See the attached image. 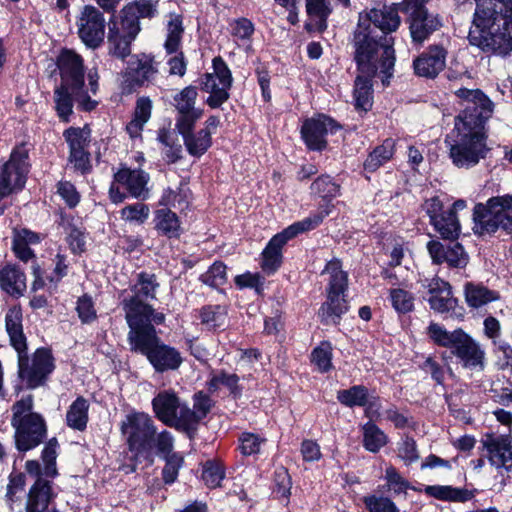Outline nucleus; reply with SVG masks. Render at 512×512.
<instances>
[{
  "label": "nucleus",
  "mask_w": 512,
  "mask_h": 512,
  "mask_svg": "<svg viewBox=\"0 0 512 512\" xmlns=\"http://www.w3.org/2000/svg\"><path fill=\"white\" fill-rule=\"evenodd\" d=\"M453 93L461 110L445 142L452 163L458 168H470L488 151L485 123L492 116L493 103L480 89L458 87Z\"/></svg>",
  "instance_id": "1"
},
{
  "label": "nucleus",
  "mask_w": 512,
  "mask_h": 512,
  "mask_svg": "<svg viewBox=\"0 0 512 512\" xmlns=\"http://www.w3.org/2000/svg\"><path fill=\"white\" fill-rule=\"evenodd\" d=\"M400 22L394 6L382 5L359 13L354 47L355 60L362 71H375L371 62L373 55L381 57L384 71L394 67L393 38L388 34L395 32Z\"/></svg>",
  "instance_id": "2"
},
{
  "label": "nucleus",
  "mask_w": 512,
  "mask_h": 512,
  "mask_svg": "<svg viewBox=\"0 0 512 512\" xmlns=\"http://www.w3.org/2000/svg\"><path fill=\"white\" fill-rule=\"evenodd\" d=\"M471 45L484 52L505 56L512 51V0H476Z\"/></svg>",
  "instance_id": "3"
},
{
  "label": "nucleus",
  "mask_w": 512,
  "mask_h": 512,
  "mask_svg": "<svg viewBox=\"0 0 512 512\" xmlns=\"http://www.w3.org/2000/svg\"><path fill=\"white\" fill-rule=\"evenodd\" d=\"M23 314L20 306H12L5 315V330L9 343L17 353L18 377L28 389L44 386L55 369V359L50 349L41 347L28 355L27 338L23 331Z\"/></svg>",
  "instance_id": "4"
},
{
  "label": "nucleus",
  "mask_w": 512,
  "mask_h": 512,
  "mask_svg": "<svg viewBox=\"0 0 512 512\" xmlns=\"http://www.w3.org/2000/svg\"><path fill=\"white\" fill-rule=\"evenodd\" d=\"M56 64L60 74L59 85L71 88L85 109H95L98 102L92 99V96L96 95L99 88L97 71L89 70L87 74L88 84L85 85L83 58L70 49H63L60 52Z\"/></svg>",
  "instance_id": "5"
},
{
  "label": "nucleus",
  "mask_w": 512,
  "mask_h": 512,
  "mask_svg": "<svg viewBox=\"0 0 512 512\" xmlns=\"http://www.w3.org/2000/svg\"><path fill=\"white\" fill-rule=\"evenodd\" d=\"M128 342L131 350L146 356L156 372L163 373L176 370L183 362L180 352L164 344L157 336L153 325H144L137 329H130Z\"/></svg>",
  "instance_id": "6"
},
{
  "label": "nucleus",
  "mask_w": 512,
  "mask_h": 512,
  "mask_svg": "<svg viewBox=\"0 0 512 512\" xmlns=\"http://www.w3.org/2000/svg\"><path fill=\"white\" fill-rule=\"evenodd\" d=\"M34 397L23 396L11 406V426L14 429L15 446L18 451L26 452L42 443L47 434L44 417L33 411Z\"/></svg>",
  "instance_id": "7"
},
{
  "label": "nucleus",
  "mask_w": 512,
  "mask_h": 512,
  "mask_svg": "<svg viewBox=\"0 0 512 512\" xmlns=\"http://www.w3.org/2000/svg\"><path fill=\"white\" fill-rule=\"evenodd\" d=\"M120 431L133 455V469L141 462H145L147 466L152 465L155 439L159 434L152 418L143 412H131L122 420Z\"/></svg>",
  "instance_id": "8"
},
{
  "label": "nucleus",
  "mask_w": 512,
  "mask_h": 512,
  "mask_svg": "<svg viewBox=\"0 0 512 512\" xmlns=\"http://www.w3.org/2000/svg\"><path fill=\"white\" fill-rule=\"evenodd\" d=\"M157 287L154 275L140 273L138 281L131 287L130 293L122 292L121 303L130 329L148 325L146 322L150 319L152 307L146 301L155 298Z\"/></svg>",
  "instance_id": "9"
},
{
  "label": "nucleus",
  "mask_w": 512,
  "mask_h": 512,
  "mask_svg": "<svg viewBox=\"0 0 512 512\" xmlns=\"http://www.w3.org/2000/svg\"><path fill=\"white\" fill-rule=\"evenodd\" d=\"M332 207L331 204H327L316 214L293 223L282 232L273 236L262 252L261 267L263 271L267 274H273L281 265L283 246L298 234L317 227L331 213Z\"/></svg>",
  "instance_id": "10"
},
{
  "label": "nucleus",
  "mask_w": 512,
  "mask_h": 512,
  "mask_svg": "<svg viewBox=\"0 0 512 512\" xmlns=\"http://www.w3.org/2000/svg\"><path fill=\"white\" fill-rule=\"evenodd\" d=\"M323 273L329 275L327 300L320 307L318 315L325 324H337L341 316L348 310L345 298L348 288V275L342 270L341 262L337 259L329 261Z\"/></svg>",
  "instance_id": "11"
},
{
  "label": "nucleus",
  "mask_w": 512,
  "mask_h": 512,
  "mask_svg": "<svg viewBox=\"0 0 512 512\" xmlns=\"http://www.w3.org/2000/svg\"><path fill=\"white\" fill-rule=\"evenodd\" d=\"M473 220V230L476 234H491L500 227L510 234L512 232V196L493 197L486 204H477L474 207Z\"/></svg>",
  "instance_id": "12"
},
{
  "label": "nucleus",
  "mask_w": 512,
  "mask_h": 512,
  "mask_svg": "<svg viewBox=\"0 0 512 512\" xmlns=\"http://www.w3.org/2000/svg\"><path fill=\"white\" fill-rule=\"evenodd\" d=\"M149 174L141 169H130L123 167L114 174V181L109 189V196L113 203H122L127 195L121 191L125 189L127 193L136 199L146 200L149 198Z\"/></svg>",
  "instance_id": "13"
},
{
  "label": "nucleus",
  "mask_w": 512,
  "mask_h": 512,
  "mask_svg": "<svg viewBox=\"0 0 512 512\" xmlns=\"http://www.w3.org/2000/svg\"><path fill=\"white\" fill-rule=\"evenodd\" d=\"M141 30L140 21H135L127 15L119 13L108 22L107 42L109 53L124 59L131 53V44Z\"/></svg>",
  "instance_id": "14"
},
{
  "label": "nucleus",
  "mask_w": 512,
  "mask_h": 512,
  "mask_svg": "<svg viewBox=\"0 0 512 512\" xmlns=\"http://www.w3.org/2000/svg\"><path fill=\"white\" fill-rule=\"evenodd\" d=\"M213 72L203 75L200 81L201 89L208 93L206 103L209 107L219 108L229 99L232 86V74L221 57H215L212 62Z\"/></svg>",
  "instance_id": "15"
},
{
  "label": "nucleus",
  "mask_w": 512,
  "mask_h": 512,
  "mask_svg": "<svg viewBox=\"0 0 512 512\" xmlns=\"http://www.w3.org/2000/svg\"><path fill=\"white\" fill-rule=\"evenodd\" d=\"M425 2V0H404L402 3V10L409 16L412 40L417 43H423L442 25L438 15L428 12Z\"/></svg>",
  "instance_id": "16"
},
{
  "label": "nucleus",
  "mask_w": 512,
  "mask_h": 512,
  "mask_svg": "<svg viewBox=\"0 0 512 512\" xmlns=\"http://www.w3.org/2000/svg\"><path fill=\"white\" fill-rule=\"evenodd\" d=\"M29 171L28 153L24 147H18L11 153L10 159L0 170V197L4 198L21 190Z\"/></svg>",
  "instance_id": "17"
},
{
  "label": "nucleus",
  "mask_w": 512,
  "mask_h": 512,
  "mask_svg": "<svg viewBox=\"0 0 512 512\" xmlns=\"http://www.w3.org/2000/svg\"><path fill=\"white\" fill-rule=\"evenodd\" d=\"M481 443L486 457L501 475L512 477V439L509 434L485 433Z\"/></svg>",
  "instance_id": "18"
},
{
  "label": "nucleus",
  "mask_w": 512,
  "mask_h": 512,
  "mask_svg": "<svg viewBox=\"0 0 512 512\" xmlns=\"http://www.w3.org/2000/svg\"><path fill=\"white\" fill-rule=\"evenodd\" d=\"M79 38L89 48L96 49L104 41L106 20L103 13L92 5H85L77 19Z\"/></svg>",
  "instance_id": "19"
},
{
  "label": "nucleus",
  "mask_w": 512,
  "mask_h": 512,
  "mask_svg": "<svg viewBox=\"0 0 512 512\" xmlns=\"http://www.w3.org/2000/svg\"><path fill=\"white\" fill-rule=\"evenodd\" d=\"M371 62L375 66V71L372 73L362 71L357 64L359 75L355 79L354 85V105L357 110L367 112L371 109L373 104V90L371 79L379 72L383 74L382 82L384 85L389 83V78L392 76L393 67L384 71L382 67V59L379 56L373 55Z\"/></svg>",
  "instance_id": "20"
},
{
  "label": "nucleus",
  "mask_w": 512,
  "mask_h": 512,
  "mask_svg": "<svg viewBox=\"0 0 512 512\" xmlns=\"http://www.w3.org/2000/svg\"><path fill=\"white\" fill-rule=\"evenodd\" d=\"M152 406L156 417L161 422L185 430V423L181 417L186 402L182 401L173 390L160 391L153 398Z\"/></svg>",
  "instance_id": "21"
},
{
  "label": "nucleus",
  "mask_w": 512,
  "mask_h": 512,
  "mask_svg": "<svg viewBox=\"0 0 512 512\" xmlns=\"http://www.w3.org/2000/svg\"><path fill=\"white\" fill-rule=\"evenodd\" d=\"M174 441V436L167 430L159 432L158 437L155 439L154 454L165 460L162 477L166 484H172L176 481L179 470L184 464L183 455L179 452H173Z\"/></svg>",
  "instance_id": "22"
},
{
  "label": "nucleus",
  "mask_w": 512,
  "mask_h": 512,
  "mask_svg": "<svg viewBox=\"0 0 512 512\" xmlns=\"http://www.w3.org/2000/svg\"><path fill=\"white\" fill-rule=\"evenodd\" d=\"M338 128V125L330 117L318 115L305 120L301 128V135L309 149L321 151L327 146L326 135L329 132H335Z\"/></svg>",
  "instance_id": "23"
},
{
  "label": "nucleus",
  "mask_w": 512,
  "mask_h": 512,
  "mask_svg": "<svg viewBox=\"0 0 512 512\" xmlns=\"http://www.w3.org/2000/svg\"><path fill=\"white\" fill-rule=\"evenodd\" d=\"M421 286L427 291L425 298L434 311L445 313L456 306L457 300L452 296L448 282L438 277L424 278Z\"/></svg>",
  "instance_id": "24"
},
{
  "label": "nucleus",
  "mask_w": 512,
  "mask_h": 512,
  "mask_svg": "<svg viewBox=\"0 0 512 512\" xmlns=\"http://www.w3.org/2000/svg\"><path fill=\"white\" fill-rule=\"evenodd\" d=\"M158 67L151 55L139 54L131 58L125 73V82L131 89L154 83Z\"/></svg>",
  "instance_id": "25"
},
{
  "label": "nucleus",
  "mask_w": 512,
  "mask_h": 512,
  "mask_svg": "<svg viewBox=\"0 0 512 512\" xmlns=\"http://www.w3.org/2000/svg\"><path fill=\"white\" fill-rule=\"evenodd\" d=\"M447 50L439 45H431L413 61L416 75L434 79L446 66Z\"/></svg>",
  "instance_id": "26"
},
{
  "label": "nucleus",
  "mask_w": 512,
  "mask_h": 512,
  "mask_svg": "<svg viewBox=\"0 0 512 512\" xmlns=\"http://www.w3.org/2000/svg\"><path fill=\"white\" fill-rule=\"evenodd\" d=\"M428 252L436 264L447 263L451 268H465L469 261V256L459 243L444 246L439 241H429L427 244Z\"/></svg>",
  "instance_id": "27"
},
{
  "label": "nucleus",
  "mask_w": 512,
  "mask_h": 512,
  "mask_svg": "<svg viewBox=\"0 0 512 512\" xmlns=\"http://www.w3.org/2000/svg\"><path fill=\"white\" fill-rule=\"evenodd\" d=\"M54 497L52 483L45 478L36 479L27 495L26 512H57Z\"/></svg>",
  "instance_id": "28"
},
{
  "label": "nucleus",
  "mask_w": 512,
  "mask_h": 512,
  "mask_svg": "<svg viewBox=\"0 0 512 512\" xmlns=\"http://www.w3.org/2000/svg\"><path fill=\"white\" fill-rule=\"evenodd\" d=\"M451 352L462 362L464 367L483 369L485 352L479 343L466 332H462Z\"/></svg>",
  "instance_id": "29"
},
{
  "label": "nucleus",
  "mask_w": 512,
  "mask_h": 512,
  "mask_svg": "<svg viewBox=\"0 0 512 512\" xmlns=\"http://www.w3.org/2000/svg\"><path fill=\"white\" fill-rule=\"evenodd\" d=\"M466 201L459 199L455 201L452 208L443 212L431 224L435 230L445 239L457 238L460 234V223L456 216V212L466 208Z\"/></svg>",
  "instance_id": "30"
},
{
  "label": "nucleus",
  "mask_w": 512,
  "mask_h": 512,
  "mask_svg": "<svg viewBox=\"0 0 512 512\" xmlns=\"http://www.w3.org/2000/svg\"><path fill=\"white\" fill-rule=\"evenodd\" d=\"M26 276L14 264H5L0 268V288L12 297H20L26 291Z\"/></svg>",
  "instance_id": "31"
},
{
  "label": "nucleus",
  "mask_w": 512,
  "mask_h": 512,
  "mask_svg": "<svg viewBox=\"0 0 512 512\" xmlns=\"http://www.w3.org/2000/svg\"><path fill=\"white\" fill-rule=\"evenodd\" d=\"M309 21L305 27L309 32L322 33L327 28V19L332 13L330 0H306Z\"/></svg>",
  "instance_id": "32"
},
{
  "label": "nucleus",
  "mask_w": 512,
  "mask_h": 512,
  "mask_svg": "<svg viewBox=\"0 0 512 512\" xmlns=\"http://www.w3.org/2000/svg\"><path fill=\"white\" fill-rule=\"evenodd\" d=\"M193 409L188 404L183 407L182 421L185 423V431L189 432L194 430L197 424L206 417L212 407L210 397L203 392H198L194 395Z\"/></svg>",
  "instance_id": "33"
},
{
  "label": "nucleus",
  "mask_w": 512,
  "mask_h": 512,
  "mask_svg": "<svg viewBox=\"0 0 512 512\" xmlns=\"http://www.w3.org/2000/svg\"><path fill=\"white\" fill-rule=\"evenodd\" d=\"M54 108L58 118L62 122H69L70 116L73 114V103L76 102L79 109L83 111H92L93 109H85L77 99V95L71 88L58 85L53 93Z\"/></svg>",
  "instance_id": "34"
},
{
  "label": "nucleus",
  "mask_w": 512,
  "mask_h": 512,
  "mask_svg": "<svg viewBox=\"0 0 512 512\" xmlns=\"http://www.w3.org/2000/svg\"><path fill=\"white\" fill-rule=\"evenodd\" d=\"M163 47L167 55L181 49L184 34L183 17L177 13H169L165 25Z\"/></svg>",
  "instance_id": "35"
},
{
  "label": "nucleus",
  "mask_w": 512,
  "mask_h": 512,
  "mask_svg": "<svg viewBox=\"0 0 512 512\" xmlns=\"http://www.w3.org/2000/svg\"><path fill=\"white\" fill-rule=\"evenodd\" d=\"M465 300L472 308H480L499 299L496 291L490 290L482 284L468 282L464 288Z\"/></svg>",
  "instance_id": "36"
},
{
  "label": "nucleus",
  "mask_w": 512,
  "mask_h": 512,
  "mask_svg": "<svg viewBox=\"0 0 512 512\" xmlns=\"http://www.w3.org/2000/svg\"><path fill=\"white\" fill-rule=\"evenodd\" d=\"M89 402L82 396L77 397L66 412V424L69 428L84 431L88 423Z\"/></svg>",
  "instance_id": "37"
},
{
  "label": "nucleus",
  "mask_w": 512,
  "mask_h": 512,
  "mask_svg": "<svg viewBox=\"0 0 512 512\" xmlns=\"http://www.w3.org/2000/svg\"><path fill=\"white\" fill-rule=\"evenodd\" d=\"M155 229L162 235L173 238L181 232L180 221L176 213L168 208L158 209L154 216Z\"/></svg>",
  "instance_id": "38"
},
{
  "label": "nucleus",
  "mask_w": 512,
  "mask_h": 512,
  "mask_svg": "<svg viewBox=\"0 0 512 512\" xmlns=\"http://www.w3.org/2000/svg\"><path fill=\"white\" fill-rule=\"evenodd\" d=\"M120 12L135 21H139L141 18H152L157 13V1L132 0L127 3Z\"/></svg>",
  "instance_id": "39"
},
{
  "label": "nucleus",
  "mask_w": 512,
  "mask_h": 512,
  "mask_svg": "<svg viewBox=\"0 0 512 512\" xmlns=\"http://www.w3.org/2000/svg\"><path fill=\"white\" fill-rule=\"evenodd\" d=\"M183 140L188 153L195 157L203 155L212 144L211 132L208 130L190 132L183 135Z\"/></svg>",
  "instance_id": "40"
},
{
  "label": "nucleus",
  "mask_w": 512,
  "mask_h": 512,
  "mask_svg": "<svg viewBox=\"0 0 512 512\" xmlns=\"http://www.w3.org/2000/svg\"><path fill=\"white\" fill-rule=\"evenodd\" d=\"M394 140L386 139L380 146L376 147L364 162L367 171L373 172L386 163L394 154Z\"/></svg>",
  "instance_id": "41"
},
{
  "label": "nucleus",
  "mask_w": 512,
  "mask_h": 512,
  "mask_svg": "<svg viewBox=\"0 0 512 512\" xmlns=\"http://www.w3.org/2000/svg\"><path fill=\"white\" fill-rule=\"evenodd\" d=\"M425 494L439 500L445 501H467L470 494L467 490L453 488L451 486L428 485L424 488Z\"/></svg>",
  "instance_id": "42"
},
{
  "label": "nucleus",
  "mask_w": 512,
  "mask_h": 512,
  "mask_svg": "<svg viewBox=\"0 0 512 512\" xmlns=\"http://www.w3.org/2000/svg\"><path fill=\"white\" fill-rule=\"evenodd\" d=\"M427 331L429 337L435 344L451 350L463 332L462 329H455L450 332L437 323H431L428 326Z\"/></svg>",
  "instance_id": "43"
},
{
  "label": "nucleus",
  "mask_w": 512,
  "mask_h": 512,
  "mask_svg": "<svg viewBox=\"0 0 512 512\" xmlns=\"http://www.w3.org/2000/svg\"><path fill=\"white\" fill-rule=\"evenodd\" d=\"M387 440V435L373 422L363 426V446L369 452H378L386 445Z\"/></svg>",
  "instance_id": "44"
},
{
  "label": "nucleus",
  "mask_w": 512,
  "mask_h": 512,
  "mask_svg": "<svg viewBox=\"0 0 512 512\" xmlns=\"http://www.w3.org/2000/svg\"><path fill=\"white\" fill-rule=\"evenodd\" d=\"M368 389L363 385H355L337 392V400L347 407H363L368 403Z\"/></svg>",
  "instance_id": "45"
},
{
  "label": "nucleus",
  "mask_w": 512,
  "mask_h": 512,
  "mask_svg": "<svg viewBox=\"0 0 512 512\" xmlns=\"http://www.w3.org/2000/svg\"><path fill=\"white\" fill-rule=\"evenodd\" d=\"M227 308L222 305H208L201 309L200 318L202 324L209 329L223 327L227 321Z\"/></svg>",
  "instance_id": "46"
},
{
  "label": "nucleus",
  "mask_w": 512,
  "mask_h": 512,
  "mask_svg": "<svg viewBox=\"0 0 512 512\" xmlns=\"http://www.w3.org/2000/svg\"><path fill=\"white\" fill-rule=\"evenodd\" d=\"M64 138L70 152L87 149L90 142V130L87 128L70 127L64 131Z\"/></svg>",
  "instance_id": "47"
},
{
  "label": "nucleus",
  "mask_w": 512,
  "mask_h": 512,
  "mask_svg": "<svg viewBox=\"0 0 512 512\" xmlns=\"http://www.w3.org/2000/svg\"><path fill=\"white\" fill-rule=\"evenodd\" d=\"M120 215L126 222L142 225L149 218L150 209L146 204L135 203L123 207Z\"/></svg>",
  "instance_id": "48"
},
{
  "label": "nucleus",
  "mask_w": 512,
  "mask_h": 512,
  "mask_svg": "<svg viewBox=\"0 0 512 512\" xmlns=\"http://www.w3.org/2000/svg\"><path fill=\"white\" fill-rule=\"evenodd\" d=\"M200 280L213 288L224 285L227 281L226 266L222 262H215L200 276Z\"/></svg>",
  "instance_id": "49"
},
{
  "label": "nucleus",
  "mask_w": 512,
  "mask_h": 512,
  "mask_svg": "<svg viewBox=\"0 0 512 512\" xmlns=\"http://www.w3.org/2000/svg\"><path fill=\"white\" fill-rule=\"evenodd\" d=\"M311 360L320 372L329 371L332 367L331 344L327 341L321 342V344L312 351Z\"/></svg>",
  "instance_id": "50"
},
{
  "label": "nucleus",
  "mask_w": 512,
  "mask_h": 512,
  "mask_svg": "<svg viewBox=\"0 0 512 512\" xmlns=\"http://www.w3.org/2000/svg\"><path fill=\"white\" fill-rule=\"evenodd\" d=\"M390 301L392 307L398 313H408L414 307V296L412 293L401 288L391 289Z\"/></svg>",
  "instance_id": "51"
},
{
  "label": "nucleus",
  "mask_w": 512,
  "mask_h": 512,
  "mask_svg": "<svg viewBox=\"0 0 512 512\" xmlns=\"http://www.w3.org/2000/svg\"><path fill=\"white\" fill-rule=\"evenodd\" d=\"M198 96L196 87L187 86L174 96L175 107L178 112H189L199 110L195 108V102Z\"/></svg>",
  "instance_id": "52"
},
{
  "label": "nucleus",
  "mask_w": 512,
  "mask_h": 512,
  "mask_svg": "<svg viewBox=\"0 0 512 512\" xmlns=\"http://www.w3.org/2000/svg\"><path fill=\"white\" fill-rule=\"evenodd\" d=\"M239 441L241 453L246 456L260 453L266 444L265 438L249 432L242 433Z\"/></svg>",
  "instance_id": "53"
},
{
  "label": "nucleus",
  "mask_w": 512,
  "mask_h": 512,
  "mask_svg": "<svg viewBox=\"0 0 512 512\" xmlns=\"http://www.w3.org/2000/svg\"><path fill=\"white\" fill-rule=\"evenodd\" d=\"M311 190L323 199L333 198L339 194V185L333 182L330 176L323 175L312 183Z\"/></svg>",
  "instance_id": "54"
},
{
  "label": "nucleus",
  "mask_w": 512,
  "mask_h": 512,
  "mask_svg": "<svg viewBox=\"0 0 512 512\" xmlns=\"http://www.w3.org/2000/svg\"><path fill=\"white\" fill-rule=\"evenodd\" d=\"M225 471L221 464L207 461L202 470V479L204 483L210 487H218L221 481L224 479Z\"/></svg>",
  "instance_id": "55"
},
{
  "label": "nucleus",
  "mask_w": 512,
  "mask_h": 512,
  "mask_svg": "<svg viewBox=\"0 0 512 512\" xmlns=\"http://www.w3.org/2000/svg\"><path fill=\"white\" fill-rule=\"evenodd\" d=\"M58 442L55 438L48 441L42 451V460L44 462V476L55 477L57 475L56 458Z\"/></svg>",
  "instance_id": "56"
},
{
  "label": "nucleus",
  "mask_w": 512,
  "mask_h": 512,
  "mask_svg": "<svg viewBox=\"0 0 512 512\" xmlns=\"http://www.w3.org/2000/svg\"><path fill=\"white\" fill-rule=\"evenodd\" d=\"M25 486V476L22 473L11 474L5 495L6 503L13 510V504L20 499Z\"/></svg>",
  "instance_id": "57"
},
{
  "label": "nucleus",
  "mask_w": 512,
  "mask_h": 512,
  "mask_svg": "<svg viewBox=\"0 0 512 512\" xmlns=\"http://www.w3.org/2000/svg\"><path fill=\"white\" fill-rule=\"evenodd\" d=\"M363 503L369 512H400L396 504L388 497L365 496Z\"/></svg>",
  "instance_id": "58"
},
{
  "label": "nucleus",
  "mask_w": 512,
  "mask_h": 512,
  "mask_svg": "<svg viewBox=\"0 0 512 512\" xmlns=\"http://www.w3.org/2000/svg\"><path fill=\"white\" fill-rule=\"evenodd\" d=\"M178 114L179 116L176 119V128L183 136L192 132L196 121L201 118L203 111L200 109L189 112H178Z\"/></svg>",
  "instance_id": "59"
},
{
  "label": "nucleus",
  "mask_w": 512,
  "mask_h": 512,
  "mask_svg": "<svg viewBox=\"0 0 512 512\" xmlns=\"http://www.w3.org/2000/svg\"><path fill=\"white\" fill-rule=\"evenodd\" d=\"M398 456L409 465L418 460L417 445L413 438L405 437L398 444Z\"/></svg>",
  "instance_id": "60"
},
{
  "label": "nucleus",
  "mask_w": 512,
  "mask_h": 512,
  "mask_svg": "<svg viewBox=\"0 0 512 512\" xmlns=\"http://www.w3.org/2000/svg\"><path fill=\"white\" fill-rule=\"evenodd\" d=\"M385 480L387 481L389 489L393 490L395 494L405 492V490L409 488L408 481H406L393 466L386 468Z\"/></svg>",
  "instance_id": "61"
},
{
  "label": "nucleus",
  "mask_w": 512,
  "mask_h": 512,
  "mask_svg": "<svg viewBox=\"0 0 512 512\" xmlns=\"http://www.w3.org/2000/svg\"><path fill=\"white\" fill-rule=\"evenodd\" d=\"M57 193L70 208L77 206L80 201V194L69 181H60L57 185Z\"/></svg>",
  "instance_id": "62"
},
{
  "label": "nucleus",
  "mask_w": 512,
  "mask_h": 512,
  "mask_svg": "<svg viewBox=\"0 0 512 512\" xmlns=\"http://www.w3.org/2000/svg\"><path fill=\"white\" fill-rule=\"evenodd\" d=\"M69 163L81 174L88 173L92 168L90 154L87 149L71 151L69 154Z\"/></svg>",
  "instance_id": "63"
},
{
  "label": "nucleus",
  "mask_w": 512,
  "mask_h": 512,
  "mask_svg": "<svg viewBox=\"0 0 512 512\" xmlns=\"http://www.w3.org/2000/svg\"><path fill=\"white\" fill-rule=\"evenodd\" d=\"M168 56L169 58L167 59L166 64L169 68V74L183 77L186 73L187 61L182 50L179 49L177 52H173V54Z\"/></svg>",
  "instance_id": "64"
}]
</instances>
